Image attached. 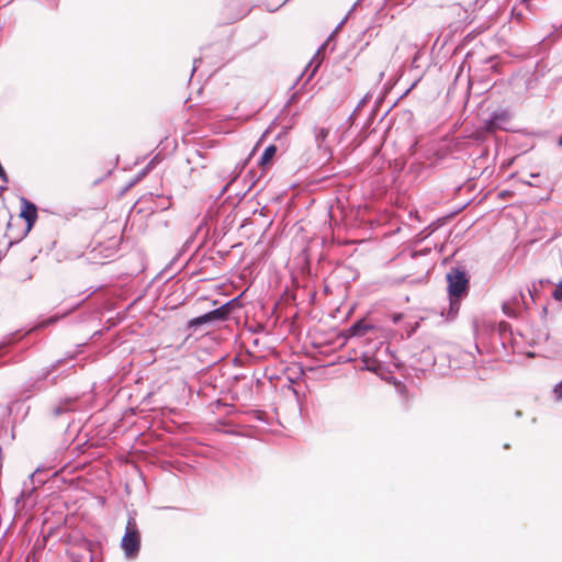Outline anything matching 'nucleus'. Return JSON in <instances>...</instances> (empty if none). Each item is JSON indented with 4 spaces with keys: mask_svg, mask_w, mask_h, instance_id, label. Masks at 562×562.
<instances>
[{
    "mask_svg": "<svg viewBox=\"0 0 562 562\" xmlns=\"http://www.w3.org/2000/svg\"><path fill=\"white\" fill-rule=\"evenodd\" d=\"M121 548L128 559L137 557L140 549V533L134 518H130L126 524L125 533L121 540Z\"/></svg>",
    "mask_w": 562,
    "mask_h": 562,
    "instance_id": "obj_1",
    "label": "nucleus"
},
{
    "mask_svg": "<svg viewBox=\"0 0 562 562\" xmlns=\"http://www.w3.org/2000/svg\"><path fill=\"white\" fill-rule=\"evenodd\" d=\"M448 292L450 297L460 299L468 290L469 279L465 272L460 269H452L447 274Z\"/></svg>",
    "mask_w": 562,
    "mask_h": 562,
    "instance_id": "obj_2",
    "label": "nucleus"
},
{
    "mask_svg": "<svg viewBox=\"0 0 562 562\" xmlns=\"http://www.w3.org/2000/svg\"><path fill=\"white\" fill-rule=\"evenodd\" d=\"M231 312V307L225 304L216 310H213L202 316L192 318L188 322L189 328H195L205 324H209L211 322H217V321H224L228 317V314Z\"/></svg>",
    "mask_w": 562,
    "mask_h": 562,
    "instance_id": "obj_3",
    "label": "nucleus"
},
{
    "mask_svg": "<svg viewBox=\"0 0 562 562\" xmlns=\"http://www.w3.org/2000/svg\"><path fill=\"white\" fill-rule=\"evenodd\" d=\"M21 213L20 216L26 222V232H30L37 220V209L35 204L26 199L21 200Z\"/></svg>",
    "mask_w": 562,
    "mask_h": 562,
    "instance_id": "obj_4",
    "label": "nucleus"
},
{
    "mask_svg": "<svg viewBox=\"0 0 562 562\" xmlns=\"http://www.w3.org/2000/svg\"><path fill=\"white\" fill-rule=\"evenodd\" d=\"M372 329L373 326L370 323H368L366 319H361L349 327L348 335L350 337H361Z\"/></svg>",
    "mask_w": 562,
    "mask_h": 562,
    "instance_id": "obj_5",
    "label": "nucleus"
},
{
    "mask_svg": "<svg viewBox=\"0 0 562 562\" xmlns=\"http://www.w3.org/2000/svg\"><path fill=\"white\" fill-rule=\"evenodd\" d=\"M276 153H277V146L276 145H269L262 153L261 157H260V160H259V166L262 167V168H266L267 166H269L273 159V157L276 156Z\"/></svg>",
    "mask_w": 562,
    "mask_h": 562,
    "instance_id": "obj_6",
    "label": "nucleus"
},
{
    "mask_svg": "<svg viewBox=\"0 0 562 562\" xmlns=\"http://www.w3.org/2000/svg\"><path fill=\"white\" fill-rule=\"evenodd\" d=\"M552 297L555 301H562V279L559 281L554 291L552 292Z\"/></svg>",
    "mask_w": 562,
    "mask_h": 562,
    "instance_id": "obj_7",
    "label": "nucleus"
},
{
    "mask_svg": "<svg viewBox=\"0 0 562 562\" xmlns=\"http://www.w3.org/2000/svg\"><path fill=\"white\" fill-rule=\"evenodd\" d=\"M111 244L109 246V250H110V256L113 255L116 250V247H117V239L116 238H112L111 240ZM106 257H109V255H106Z\"/></svg>",
    "mask_w": 562,
    "mask_h": 562,
    "instance_id": "obj_8",
    "label": "nucleus"
},
{
    "mask_svg": "<svg viewBox=\"0 0 562 562\" xmlns=\"http://www.w3.org/2000/svg\"><path fill=\"white\" fill-rule=\"evenodd\" d=\"M554 392L558 397H562V381L560 382L559 385L555 386Z\"/></svg>",
    "mask_w": 562,
    "mask_h": 562,
    "instance_id": "obj_9",
    "label": "nucleus"
}]
</instances>
